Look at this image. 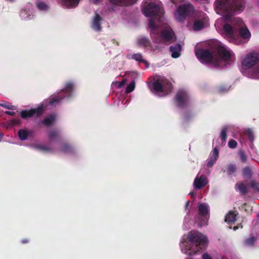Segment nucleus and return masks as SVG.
I'll return each mask as SVG.
<instances>
[{
	"mask_svg": "<svg viewBox=\"0 0 259 259\" xmlns=\"http://www.w3.org/2000/svg\"><path fill=\"white\" fill-rule=\"evenodd\" d=\"M61 1L63 6L68 8H74L78 5L79 0H61Z\"/></svg>",
	"mask_w": 259,
	"mask_h": 259,
	"instance_id": "23",
	"label": "nucleus"
},
{
	"mask_svg": "<svg viewBox=\"0 0 259 259\" xmlns=\"http://www.w3.org/2000/svg\"><path fill=\"white\" fill-rule=\"evenodd\" d=\"M21 120L20 118H16L12 120V123L14 125L19 124Z\"/></svg>",
	"mask_w": 259,
	"mask_h": 259,
	"instance_id": "44",
	"label": "nucleus"
},
{
	"mask_svg": "<svg viewBox=\"0 0 259 259\" xmlns=\"http://www.w3.org/2000/svg\"><path fill=\"white\" fill-rule=\"evenodd\" d=\"M5 113L7 115H11V116H14L15 115V112L14 111H6L5 112Z\"/></svg>",
	"mask_w": 259,
	"mask_h": 259,
	"instance_id": "47",
	"label": "nucleus"
},
{
	"mask_svg": "<svg viewBox=\"0 0 259 259\" xmlns=\"http://www.w3.org/2000/svg\"><path fill=\"white\" fill-rule=\"evenodd\" d=\"M56 119L55 114H50L46 117L42 121V123L47 126H51L54 124Z\"/></svg>",
	"mask_w": 259,
	"mask_h": 259,
	"instance_id": "21",
	"label": "nucleus"
},
{
	"mask_svg": "<svg viewBox=\"0 0 259 259\" xmlns=\"http://www.w3.org/2000/svg\"><path fill=\"white\" fill-rule=\"evenodd\" d=\"M189 204H190V201H188L186 203V207H188L189 205Z\"/></svg>",
	"mask_w": 259,
	"mask_h": 259,
	"instance_id": "53",
	"label": "nucleus"
},
{
	"mask_svg": "<svg viewBox=\"0 0 259 259\" xmlns=\"http://www.w3.org/2000/svg\"><path fill=\"white\" fill-rule=\"evenodd\" d=\"M237 146V142L233 139H231L228 142V146L230 148L234 149L236 148Z\"/></svg>",
	"mask_w": 259,
	"mask_h": 259,
	"instance_id": "38",
	"label": "nucleus"
},
{
	"mask_svg": "<svg viewBox=\"0 0 259 259\" xmlns=\"http://www.w3.org/2000/svg\"><path fill=\"white\" fill-rule=\"evenodd\" d=\"M143 13L147 17H161L163 14V10L156 4L149 3L143 9Z\"/></svg>",
	"mask_w": 259,
	"mask_h": 259,
	"instance_id": "11",
	"label": "nucleus"
},
{
	"mask_svg": "<svg viewBox=\"0 0 259 259\" xmlns=\"http://www.w3.org/2000/svg\"><path fill=\"white\" fill-rule=\"evenodd\" d=\"M207 184L206 178L202 175L200 177H196L194 181V186L197 189H201Z\"/></svg>",
	"mask_w": 259,
	"mask_h": 259,
	"instance_id": "18",
	"label": "nucleus"
},
{
	"mask_svg": "<svg viewBox=\"0 0 259 259\" xmlns=\"http://www.w3.org/2000/svg\"><path fill=\"white\" fill-rule=\"evenodd\" d=\"M113 4L119 6H128L135 4L138 0H109Z\"/></svg>",
	"mask_w": 259,
	"mask_h": 259,
	"instance_id": "19",
	"label": "nucleus"
},
{
	"mask_svg": "<svg viewBox=\"0 0 259 259\" xmlns=\"http://www.w3.org/2000/svg\"><path fill=\"white\" fill-rule=\"evenodd\" d=\"M257 217L259 219V213L257 214Z\"/></svg>",
	"mask_w": 259,
	"mask_h": 259,
	"instance_id": "55",
	"label": "nucleus"
},
{
	"mask_svg": "<svg viewBox=\"0 0 259 259\" xmlns=\"http://www.w3.org/2000/svg\"><path fill=\"white\" fill-rule=\"evenodd\" d=\"M242 175L243 177L246 179H251L253 175V172L251 168L249 166H246L244 167L242 169Z\"/></svg>",
	"mask_w": 259,
	"mask_h": 259,
	"instance_id": "25",
	"label": "nucleus"
},
{
	"mask_svg": "<svg viewBox=\"0 0 259 259\" xmlns=\"http://www.w3.org/2000/svg\"><path fill=\"white\" fill-rule=\"evenodd\" d=\"M255 73L257 75L259 76V66H258L257 68L255 70Z\"/></svg>",
	"mask_w": 259,
	"mask_h": 259,
	"instance_id": "50",
	"label": "nucleus"
},
{
	"mask_svg": "<svg viewBox=\"0 0 259 259\" xmlns=\"http://www.w3.org/2000/svg\"><path fill=\"white\" fill-rule=\"evenodd\" d=\"M245 0H216L215 9L218 13L241 12L244 8Z\"/></svg>",
	"mask_w": 259,
	"mask_h": 259,
	"instance_id": "3",
	"label": "nucleus"
},
{
	"mask_svg": "<svg viewBox=\"0 0 259 259\" xmlns=\"http://www.w3.org/2000/svg\"><path fill=\"white\" fill-rule=\"evenodd\" d=\"M211 156H212L213 157L217 159H218L219 157V150L216 147H215L213 149L212 155Z\"/></svg>",
	"mask_w": 259,
	"mask_h": 259,
	"instance_id": "39",
	"label": "nucleus"
},
{
	"mask_svg": "<svg viewBox=\"0 0 259 259\" xmlns=\"http://www.w3.org/2000/svg\"><path fill=\"white\" fill-rule=\"evenodd\" d=\"M238 155L239 156L241 161L245 163L247 162V156L243 150H240L238 152Z\"/></svg>",
	"mask_w": 259,
	"mask_h": 259,
	"instance_id": "31",
	"label": "nucleus"
},
{
	"mask_svg": "<svg viewBox=\"0 0 259 259\" xmlns=\"http://www.w3.org/2000/svg\"><path fill=\"white\" fill-rule=\"evenodd\" d=\"M112 42L113 44H115L117 46H118L119 45V43L117 41H116L115 39H113L112 40Z\"/></svg>",
	"mask_w": 259,
	"mask_h": 259,
	"instance_id": "51",
	"label": "nucleus"
},
{
	"mask_svg": "<svg viewBox=\"0 0 259 259\" xmlns=\"http://www.w3.org/2000/svg\"><path fill=\"white\" fill-rule=\"evenodd\" d=\"M60 134V132L59 131L53 130L49 132L48 133V137L50 140H54L57 139Z\"/></svg>",
	"mask_w": 259,
	"mask_h": 259,
	"instance_id": "29",
	"label": "nucleus"
},
{
	"mask_svg": "<svg viewBox=\"0 0 259 259\" xmlns=\"http://www.w3.org/2000/svg\"><path fill=\"white\" fill-rule=\"evenodd\" d=\"M194 11L193 6L189 2L180 5L174 13L176 20L179 22L184 21L187 18L191 16Z\"/></svg>",
	"mask_w": 259,
	"mask_h": 259,
	"instance_id": "5",
	"label": "nucleus"
},
{
	"mask_svg": "<svg viewBox=\"0 0 259 259\" xmlns=\"http://www.w3.org/2000/svg\"><path fill=\"white\" fill-rule=\"evenodd\" d=\"M190 97L188 93L184 90H179L176 93L174 101L177 107L183 108L189 104Z\"/></svg>",
	"mask_w": 259,
	"mask_h": 259,
	"instance_id": "10",
	"label": "nucleus"
},
{
	"mask_svg": "<svg viewBox=\"0 0 259 259\" xmlns=\"http://www.w3.org/2000/svg\"><path fill=\"white\" fill-rule=\"evenodd\" d=\"M192 117V115L188 113H186L184 116V120L186 122H188Z\"/></svg>",
	"mask_w": 259,
	"mask_h": 259,
	"instance_id": "43",
	"label": "nucleus"
},
{
	"mask_svg": "<svg viewBox=\"0 0 259 259\" xmlns=\"http://www.w3.org/2000/svg\"><path fill=\"white\" fill-rule=\"evenodd\" d=\"M228 128L226 127H224L222 131L221 132L220 134V138L222 139V141H225L227 139V132Z\"/></svg>",
	"mask_w": 259,
	"mask_h": 259,
	"instance_id": "34",
	"label": "nucleus"
},
{
	"mask_svg": "<svg viewBox=\"0 0 259 259\" xmlns=\"http://www.w3.org/2000/svg\"><path fill=\"white\" fill-rule=\"evenodd\" d=\"M74 85L71 82L66 83L65 87L62 89V92L65 93L66 95L62 97L61 95H56L52 97L49 99V104L52 106H56L59 104L60 101L64 98H69L71 96L73 90Z\"/></svg>",
	"mask_w": 259,
	"mask_h": 259,
	"instance_id": "8",
	"label": "nucleus"
},
{
	"mask_svg": "<svg viewBox=\"0 0 259 259\" xmlns=\"http://www.w3.org/2000/svg\"><path fill=\"white\" fill-rule=\"evenodd\" d=\"M166 84L168 89L171 90V84L167 81L166 79L164 78L158 79L155 80L153 83V88L155 92L157 93L162 92L163 90V85Z\"/></svg>",
	"mask_w": 259,
	"mask_h": 259,
	"instance_id": "14",
	"label": "nucleus"
},
{
	"mask_svg": "<svg viewBox=\"0 0 259 259\" xmlns=\"http://www.w3.org/2000/svg\"><path fill=\"white\" fill-rule=\"evenodd\" d=\"M45 110V107L43 105L39 106L36 108H32L29 110H23L20 115L22 118L26 119L33 116L39 117L43 114Z\"/></svg>",
	"mask_w": 259,
	"mask_h": 259,
	"instance_id": "13",
	"label": "nucleus"
},
{
	"mask_svg": "<svg viewBox=\"0 0 259 259\" xmlns=\"http://www.w3.org/2000/svg\"><path fill=\"white\" fill-rule=\"evenodd\" d=\"M21 242L23 244H24V243H27L29 242V240L27 238H25V239H23L22 240H21Z\"/></svg>",
	"mask_w": 259,
	"mask_h": 259,
	"instance_id": "49",
	"label": "nucleus"
},
{
	"mask_svg": "<svg viewBox=\"0 0 259 259\" xmlns=\"http://www.w3.org/2000/svg\"><path fill=\"white\" fill-rule=\"evenodd\" d=\"M232 54L225 47L219 46L215 52L214 66L224 67L226 66V62L232 61Z\"/></svg>",
	"mask_w": 259,
	"mask_h": 259,
	"instance_id": "4",
	"label": "nucleus"
},
{
	"mask_svg": "<svg viewBox=\"0 0 259 259\" xmlns=\"http://www.w3.org/2000/svg\"><path fill=\"white\" fill-rule=\"evenodd\" d=\"M236 187H237L240 193L243 195H246L248 193V188L243 182H239L236 184Z\"/></svg>",
	"mask_w": 259,
	"mask_h": 259,
	"instance_id": "22",
	"label": "nucleus"
},
{
	"mask_svg": "<svg viewBox=\"0 0 259 259\" xmlns=\"http://www.w3.org/2000/svg\"><path fill=\"white\" fill-rule=\"evenodd\" d=\"M169 51L173 58H178L181 55L182 47L180 44H175L169 47Z\"/></svg>",
	"mask_w": 259,
	"mask_h": 259,
	"instance_id": "16",
	"label": "nucleus"
},
{
	"mask_svg": "<svg viewBox=\"0 0 259 259\" xmlns=\"http://www.w3.org/2000/svg\"><path fill=\"white\" fill-rule=\"evenodd\" d=\"M237 170L236 164L233 163L227 164L222 169V171L230 178L236 177Z\"/></svg>",
	"mask_w": 259,
	"mask_h": 259,
	"instance_id": "15",
	"label": "nucleus"
},
{
	"mask_svg": "<svg viewBox=\"0 0 259 259\" xmlns=\"http://www.w3.org/2000/svg\"><path fill=\"white\" fill-rule=\"evenodd\" d=\"M0 106L5 107L7 109H10V110H13L14 109V106L10 104H9L8 105L6 104H0Z\"/></svg>",
	"mask_w": 259,
	"mask_h": 259,
	"instance_id": "42",
	"label": "nucleus"
},
{
	"mask_svg": "<svg viewBox=\"0 0 259 259\" xmlns=\"http://www.w3.org/2000/svg\"><path fill=\"white\" fill-rule=\"evenodd\" d=\"M256 238L254 236H251L246 238L244 241V244L247 246H253L256 241Z\"/></svg>",
	"mask_w": 259,
	"mask_h": 259,
	"instance_id": "28",
	"label": "nucleus"
},
{
	"mask_svg": "<svg viewBox=\"0 0 259 259\" xmlns=\"http://www.w3.org/2000/svg\"><path fill=\"white\" fill-rule=\"evenodd\" d=\"M38 148L41 150L45 151L46 152H50L52 150V149L50 148L45 146H39L38 147Z\"/></svg>",
	"mask_w": 259,
	"mask_h": 259,
	"instance_id": "41",
	"label": "nucleus"
},
{
	"mask_svg": "<svg viewBox=\"0 0 259 259\" xmlns=\"http://www.w3.org/2000/svg\"><path fill=\"white\" fill-rule=\"evenodd\" d=\"M37 8L40 10H47L48 8V5L43 2H38L36 4Z\"/></svg>",
	"mask_w": 259,
	"mask_h": 259,
	"instance_id": "33",
	"label": "nucleus"
},
{
	"mask_svg": "<svg viewBox=\"0 0 259 259\" xmlns=\"http://www.w3.org/2000/svg\"><path fill=\"white\" fill-rule=\"evenodd\" d=\"M195 55L199 60L210 63L214 66L215 52H211L208 49H199L195 52Z\"/></svg>",
	"mask_w": 259,
	"mask_h": 259,
	"instance_id": "9",
	"label": "nucleus"
},
{
	"mask_svg": "<svg viewBox=\"0 0 259 259\" xmlns=\"http://www.w3.org/2000/svg\"><path fill=\"white\" fill-rule=\"evenodd\" d=\"M223 30L229 41L237 45L244 44L245 41L243 39L248 41L251 36L249 30L244 26L243 20L238 17L234 19L232 25L225 24Z\"/></svg>",
	"mask_w": 259,
	"mask_h": 259,
	"instance_id": "1",
	"label": "nucleus"
},
{
	"mask_svg": "<svg viewBox=\"0 0 259 259\" xmlns=\"http://www.w3.org/2000/svg\"><path fill=\"white\" fill-rule=\"evenodd\" d=\"M259 61L258 54L255 52L248 54L242 61L243 69H248L252 68Z\"/></svg>",
	"mask_w": 259,
	"mask_h": 259,
	"instance_id": "12",
	"label": "nucleus"
},
{
	"mask_svg": "<svg viewBox=\"0 0 259 259\" xmlns=\"http://www.w3.org/2000/svg\"><path fill=\"white\" fill-rule=\"evenodd\" d=\"M239 228V227L237 225V226H235L233 227V230L234 231H236Z\"/></svg>",
	"mask_w": 259,
	"mask_h": 259,
	"instance_id": "52",
	"label": "nucleus"
},
{
	"mask_svg": "<svg viewBox=\"0 0 259 259\" xmlns=\"http://www.w3.org/2000/svg\"><path fill=\"white\" fill-rule=\"evenodd\" d=\"M188 239L193 245L198 247V250L201 249V246H206L208 242V239L205 236L195 231H192L189 233Z\"/></svg>",
	"mask_w": 259,
	"mask_h": 259,
	"instance_id": "7",
	"label": "nucleus"
},
{
	"mask_svg": "<svg viewBox=\"0 0 259 259\" xmlns=\"http://www.w3.org/2000/svg\"><path fill=\"white\" fill-rule=\"evenodd\" d=\"M184 0H171V2L174 4H176L178 3H181Z\"/></svg>",
	"mask_w": 259,
	"mask_h": 259,
	"instance_id": "48",
	"label": "nucleus"
},
{
	"mask_svg": "<svg viewBox=\"0 0 259 259\" xmlns=\"http://www.w3.org/2000/svg\"><path fill=\"white\" fill-rule=\"evenodd\" d=\"M202 259H212V257L207 253H204L202 255Z\"/></svg>",
	"mask_w": 259,
	"mask_h": 259,
	"instance_id": "45",
	"label": "nucleus"
},
{
	"mask_svg": "<svg viewBox=\"0 0 259 259\" xmlns=\"http://www.w3.org/2000/svg\"><path fill=\"white\" fill-rule=\"evenodd\" d=\"M125 82H126V80L125 79H123L122 81H120V82H118V88H122L123 86L124 85V84H125Z\"/></svg>",
	"mask_w": 259,
	"mask_h": 259,
	"instance_id": "46",
	"label": "nucleus"
},
{
	"mask_svg": "<svg viewBox=\"0 0 259 259\" xmlns=\"http://www.w3.org/2000/svg\"><path fill=\"white\" fill-rule=\"evenodd\" d=\"M61 151L65 153H73L74 152L72 146L68 143H64L62 144Z\"/></svg>",
	"mask_w": 259,
	"mask_h": 259,
	"instance_id": "26",
	"label": "nucleus"
},
{
	"mask_svg": "<svg viewBox=\"0 0 259 259\" xmlns=\"http://www.w3.org/2000/svg\"><path fill=\"white\" fill-rule=\"evenodd\" d=\"M247 137H248L249 140L250 141H252L254 139L253 135L250 130H248L247 131Z\"/></svg>",
	"mask_w": 259,
	"mask_h": 259,
	"instance_id": "40",
	"label": "nucleus"
},
{
	"mask_svg": "<svg viewBox=\"0 0 259 259\" xmlns=\"http://www.w3.org/2000/svg\"><path fill=\"white\" fill-rule=\"evenodd\" d=\"M135 88V83L134 81H132L129 83V84L127 86L125 93H130L132 92Z\"/></svg>",
	"mask_w": 259,
	"mask_h": 259,
	"instance_id": "35",
	"label": "nucleus"
},
{
	"mask_svg": "<svg viewBox=\"0 0 259 259\" xmlns=\"http://www.w3.org/2000/svg\"><path fill=\"white\" fill-rule=\"evenodd\" d=\"M132 58L139 62L146 63V61L143 59V56L140 53L134 54L132 55Z\"/></svg>",
	"mask_w": 259,
	"mask_h": 259,
	"instance_id": "32",
	"label": "nucleus"
},
{
	"mask_svg": "<svg viewBox=\"0 0 259 259\" xmlns=\"http://www.w3.org/2000/svg\"><path fill=\"white\" fill-rule=\"evenodd\" d=\"M237 214L233 211H230L228 214L226 215L225 221L229 223H234L237 220Z\"/></svg>",
	"mask_w": 259,
	"mask_h": 259,
	"instance_id": "24",
	"label": "nucleus"
},
{
	"mask_svg": "<svg viewBox=\"0 0 259 259\" xmlns=\"http://www.w3.org/2000/svg\"><path fill=\"white\" fill-rule=\"evenodd\" d=\"M102 17L98 14L96 13L92 21V28L96 31L101 30V21Z\"/></svg>",
	"mask_w": 259,
	"mask_h": 259,
	"instance_id": "17",
	"label": "nucleus"
},
{
	"mask_svg": "<svg viewBox=\"0 0 259 259\" xmlns=\"http://www.w3.org/2000/svg\"><path fill=\"white\" fill-rule=\"evenodd\" d=\"M204 27V22L202 20H197L194 22L193 29L195 31H199Z\"/></svg>",
	"mask_w": 259,
	"mask_h": 259,
	"instance_id": "27",
	"label": "nucleus"
},
{
	"mask_svg": "<svg viewBox=\"0 0 259 259\" xmlns=\"http://www.w3.org/2000/svg\"><path fill=\"white\" fill-rule=\"evenodd\" d=\"M28 136V133L27 131L24 130H20L18 131V137L19 139L24 141L25 140Z\"/></svg>",
	"mask_w": 259,
	"mask_h": 259,
	"instance_id": "30",
	"label": "nucleus"
},
{
	"mask_svg": "<svg viewBox=\"0 0 259 259\" xmlns=\"http://www.w3.org/2000/svg\"><path fill=\"white\" fill-rule=\"evenodd\" d=\"M159 19L151 18L148 26L150 29V34L152 41L155 44L168 45L176 41L177 38L176 35L170 27H166L160 31L156 21Z\"/></svg>",
	"mask_w": 259,
	"mask_h": 259,
	"instance_id": "2",
	"label": "nucleus"
},
{
	"mask_svg": "<svg viewBox=\"0 0 259 259\" xmlns=\"http://www.w3.org/2000/svg\"><path fill=\"white\" fill-rule=\"evenodd\" d=\"M238 227H239V228H243V226L241 224H239L237 225Z\"/></svg>",
	"mask_w": 259,
	"mask_h": 259,
	"instance_id": "54",
	"label": "nucleus"
},
{
	"mask_svg": "<svg viewBox=\"0 0 259 259\" xmlns=\"http://www.w3.org/2000/svg\"><path fill=\"white\" fill-rule=\"evenodd\" d=\"M222 259H225V258L224 257H223L222 258Z\"/></svg>",
	"mask_w": 259,
	"mask_h": 259,
	"instance_id": "56",
	"label": "nucleus"
},
{
	"mask_svg": "<svg viewBox=\"0 0 259 259\" xmlns=\"http://www.w3.org/2000/svg\"><path fill=\"white\" fill-rule=\"evenodd\" d=\"M137 44L139 47H142L144 48L151 47V43L149 39L142 36L138 38Z\"/></svg>",
	"mask_w": 259,
	"mask_h": 259,
	"instance_id": "20",
	"label": "nucleus"
},
{
	"mask_svg": "<svg viewBox=\"0 0 259 259\" xmlns=\"http://www.w3.org/2000/svg\"><path fill=\"white\" fill-rule=\"evenodd\" d=\"M210 217L209 206L205 203H201L198 206V215L195 217V221L198 226L207 225Z\"/></svg>",
	"mask_w": 259,
	"mask_h": 259,
	"instance_id": "6",
	"label": "nucleus"
},
{
	"mask_svg": "<svg viewBox=\"0 0 259 259\" xmlns=\"http://www.w3.org/2000/svg\"><path fill=\"white\" fill-rule=\"evenodd\" d=\"M217 160V159L215 158H214L212 156H210L208 159V161L207 163V166L208 167H210L214 165V164L215 163Z\"/></svg>",
	"mask_w": 259,
	"mask_h": 259,
	"instance_id": "36",
	"label": "nucleus"
},
{
	"mask_svg": "<svg viewBox=\"0 0 259 259\" xmlns=\"http://www.w3.org/2000/svg\"><path fill=\"white\" fill-rule=\"evenodd\" d=\"M250 186L254 190L259 191V183L255 180H252L250 183Z\"/></svg>",
	"mask_w": 259,
	"mask_h": 259,
	"instance_id": "37",
	"label": "nucleus"
}]
</instances>
